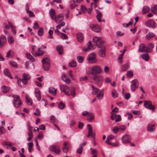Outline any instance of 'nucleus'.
Listing matches in <instances>:
<instances>
[{
  "label": "nucleus",
  "instance_id": "obj_50",
  "mask_svg": "<svg viewBox=\"0 0 157 157\" xmlns=\"http://www.w3.org/2000/svg\"><path fill=\"white\" fill-rule=\"evenodd\" d=\"M8 41L10 44H12L13 42L14 39L13 37L11 36H9L8 38Z\"/></svg>",
  "mask_w": 157,
  "mask_h": 157
},
{
  "label": "nucleus",
  "instance_id": "obj_42",
  "mask_svg": "<svg viewBox=\"0 0 157 157\" xmlns=\"http://www.w3.org/2000/svg\"><path fill=\"white\" fill-rule=\"evenodd\" d=\"M13 104L15 107L17 108L20 107L21 105L20 100L17 101L16 103V104H15V103H13Z\"/></svg>",
  "mask_w": 157,
  "mask_h": 157
},
{
  "label": "nucleus",
  "instance_id": "obj_6",
  "mask_svg": "<svg viewBox=\"0 0 157 157\" xmlns=\"http://www.w3.org/2000/svg\"><path fill=\"white\" fill-rule=\"evenodd\" d=\"M87 128L88 129V133L87 135L88 137L91 136L94 139H95V134L93 132L92 127L91 125L90 124H88L87 125Z\"/></svg>",
  "mask_w": 157,
  "mask_h": 157
},
{
  "label": "nucleus",
  "instance_id": "obj_10",
  "mask_svg": "<svg viewBox=\"0 0 157 157\" xmlns=\"http://www.w3.org/2000/svg\"><path fill=\"white\" fill-rule=\"evenodd\" d=\"M23 78L21 79V82L24 85H26L28 83V80L30 78V77L29 75L24 74L22 75Z\"/></svg>",
  "mask_w": 157,
  "mask_h": 157
},
{
  "label": "nucleus",
  "instance_id": "obj_38",
  "mask_svg": "<svg viewBox=\"0 0 157 157\" xmlns=\"http://www.w3.org/2000/svg\"><path fill=\"white\" fill-rule=\"evenodd\" d=\"M129 67V65L128 63H126L125 64L123 65L122 67L121 71H125L127 70Z\"/></svg>",
  "mask_w": 157,
  "mask_h": 157
},
{
  "label": "nucleus",
  "instance_id": "obj_39",
  "mask_svg": "<svg viewBox=\"0 0 157 157\" xmlns=\"http://www.w3.org/2000/svg\"><path fill=\"white\" fill-rule=\"evenodd\" d=\"M56 49L59 54L61 55L62 54L63 48L61 45L58 46L56 47Z\"/></svg>",
  "mask_w": 157,
  "mask_h": 157
},
{
  "label": "nucleus",
  "instance_id": "obj_8",
  "mask_svg": "<svg viewBox=\"0 0 157 157\" xmlns=\"http://www.w3.org/2000/svg\"><path fill=\"white\" fill-rule=\"evenodd\" d=\"M89 62L90 63H95L97 62L96 58V55L94 53H92L90 54L88 57Z\"/></svg>",
  "mask_w": 157,
  "mask_h": 157
},
{
  "label": "nucleus",
  "instance_id": "obj_45",
  "mask_svg": "<svg viewBox=\"0 0 157 157\" xmlns=\"http://www.w3.org/2000/svg\"><path fill=\"white\" fill-rule=\"evenodd\" d=\"M112 94L113 97L116 98L118 96V93L115 90H113L112 92Z\"/></svg>",
  "mask_w": 157,
  "mask_h": 157
},
{
  "label": "nucleus",
  "instance_id": "obj_64",
  "mask_svg": "<svg viewBox=\"0 0 157 157\" xmlns=\"http://www.w3.org/2000/svg\"><path fill=\"white\" fill-rule=\"evenodd\" d=\"M10 64L11 65L13 66L14 67H17V65L16 63L14 61H11L10 62Z\"/></svg>",
  "mask_w": 157,
  "mask_h": 157
},
{
  "label": "nucleus",
  "instance_id": "obj_36",
  "mask_svg": "<svg viewBox=\"0 0 157 157\" xmlns=\"http://www.w3.org/2000/svg\"><path fill=\"white\" fill-rule=\"evenodd\" d=\"M4 74L6 75L8 77L10 78H12V77L10 75V73L8 69H5L4 71Z\"/></svg>",
  "mask_w": 157,
  "mask_h": 157
},
{
  "label": "nucleus",
  "instance_id": "obj_52",
  "mask_svg": "<svg viewBox=\"0 0 157 157\" xmlns=\"http://www.w3.org/2000/svg\"><path fill=\"white\" fill-rule=\"evenodd\" d=\"M5 132V130L4 128L1 126H0V134H2Z\"/></svg>",
  "mask_w": 157,
  "mask_h": 157
},
{
  "label": "nucleus",
  "instance_id": "obj_18",
  "mask_svg": "<svg viewBox=\"0 0 157 157\" xmlns=\"http://www.w3.org/2000/svg\"><path fill=\"white\" fill-rule=\"evenodd\" d=\"M69 143L68 142H64L63 147V150L64 153H67L68 152L69 149Z\"/></svg>",
  "mask_w": 157,
  "mask_h": 157
},
{
  "label": "nucleus",
  "instance_id": "obj_16",
  "mask_svg": "<svg viewBox=\"0 0 157 157\" xmlns=\"http://www.w3.org/2000/svg\"><path fill=\"white\" fill-rule=\"evenodd\" d=\"M61 78L62 80L67 84L70 83L71 81L69 78L67 77L65 73H63L61 75Z\"/></svg>",
  "mask_w": 157,
  "mask_h": 157
},
{
  "label": "nucleus",
  "instance_id": "obj_9",
  "mask_svg": "<svg viewBox=\"0 0 157 157\" xmlns=\"http://www.w3.org/2000/svg\"><path fill=\"white\" fill-rule=\"evenodd\" d=\"M146 25L148 27L155 28L156 26V23L153 20H149L147 21L145 23Z\"/></svg>",
  "mask_w": 157,
  "mask_h": 157
},
{
  "label": "nucleus",
  "instance_id": "obj_30",
  "mask_svg": "<svg viewBox=\"0 0 157 157\" xmlns=\"http://www.w3.org/2000/svg\"><path fill=\"white\" fill-rule=\"evenodd\" d=\"M140 57L145 61H147L149 59V56L147 53L143 54L140 55Z\"/></svg>",
  "mask_w": 157,
  "mask_h": 157
},
{
  "label": "nucleus",
  "instance_id": "obj_33",
  "mask_svg": "<svg viewBox=\"0 0 157 157\" xmlns=\"http://www.w3.org/2000/svg\"><path fill=\"white\" fill-rule=\"evenodd\" d=\"M150 10L149 7L147 6H144L142 8V13H143L145 14L148 13Z\"/></svg>",
  "mask_w": 157,
  "mask_h": 157
},
{
  "label": "nucleus",
  "instance_id": "obj_7",
  "mask_svg": "<svg viewBox=\"0 0 157 157\" xmlns=\"http://www.w3.org/2000/svg\"><path fill=\"white\" fill-rule=\"evenodd\" d=\"M144 106L146 108L152 109L153 112L155 111V107L152 105L151 101H144Z\"/></svg>",
  "mask_w": 157,
  "mask_h": 157
},
{
  "label": "nucleus",
  "instance_id": "obj_37",
  "mask_svg": "<svg viewBox=\"0 0 157 157\" xmlns=\"http://www.w3.org/2000/svg\"><path fill=\"white\" fill-rule=\"evenodd\" d=\"M89 118H87V120L89 122H91L94 119V115L92 113H90L89 114Z\"/></svg>",
  "mask_w": 157,
  "mask_h": 157
},
{
  "label": "nucleus",
  "instance_id": "obj_58",
  "mask_svg": "<svg viewBox=\"0 0 157 157\" xmlns=\"http://www.w3.org/2000/svg\"><path fill=\"white\" fill-rule=\"evenodd\" d=\"M124 55L123 54H121L119 56L118 60L121 63H122V58Z\"/></svg>",
  "mask_w": 157,
  "mask_h": 157
},
{
  "label": "nucleus",
  "instance_id": "obj_47",
  "mask_svg": "<svg viewBox=\"0 0 157 157\" xmlns=\"http://www.w3.org/2000/svg\"><path fill=\"white\" fill-rule=\"evenodd\" d=\"M44 33V30L42 28H40L39 29L38 34L39 36H42Z\"/></svg>",
  "mask_w": 157,
  "mask_h": 157
},
{
  "label": "nucleus",
  "instance_id": "obj_51",
  "mask_svg": "<svg viewBox=\"0 0 157 157\" xmlns=\"http://www.w3.org/2000/svg\"><path fill=\"white\" fill-rule=\"evenodd\" d=\"M48 33V38L50 39H53V37L52 36V35L53 33V31L51 29H50Z\"/></svg>",
  "mask_w": 157,
  "mask_h": 157
},
{
  "label": "nucleus",
  "instance_id": "obj_29",
  "mask_svg": "<svg viewBox=\"0 0 157 157\" xmlns=\"http://www.w3.org/2000/svg\"><path fill=\"white\" fill-rule=\"evenodd\" d=\"M92 87L93 88L92 94L93 95H97L100 92V91L98 88H95L93 85L92 86Z\"/></svg>",
  "mask_w": 157,
  "mask_h": 157
},
{
  "label": "nucleus",
  "instance_id": "obj_17",
  "mask_svg": "<svg viewBox=\"0 0 157 157\" xmlns=\"http://www.w3.org/2000/svg\"><path fill=\"white\" fill-rule=\"evenodd\" d=\"M105 47H102L99 50L98 52L99 56L101 57H104L105 56Z\"/></svg>",
  "mask_w": 157,
  "mask_h": 157
},
{
  "label": "nucleus",
  "instance_id": "obj_28",
  "mask_svg": "<svg viewBox=\"0 0 157 157\" xmlns=\"http://www.w3.org/2000/svg\"><path fill=\"white\" fill-rule=\"evenodd\" d=\"M44 52L42 51V48H39L38 49V51L35 53V56H39L43 54Z\"/></svg>",
  "mask_w": 157,
  "mask_h": 157
},
{
  "label": "nucleus",
  "instance_id": "obj_44",
  "mask_svg": "<svg viewBox=\"0 0 157 157\" xmlns=\"http://www.w3.org/2000/svg\"><path fill=\"white\" fill-rule=\"evenodd\" d=\"M33 144L32 142H30L28 144V150L29 152L32 151V149L33 148Z\"/></svg>",
  "mask_w": 157,
  "mask_h": 157
},
{
  "label": "nucleus",
  "instance_id": "obj_24",
  "mask_svg": "<svg viewBox=\"0 0 157 157\" xmlns=\"http://www.w3.org/2000/svg\"><path fill=\"white\" fill-rule=\"evenodd\" d=\"M155 36L154 34L152 32H149L146 36L145 38L146 40H150L154 36Z\"/></svg>",
  "mask_w": 157,
  "mask_h": 157
},
{
  "label": "nucleus",
  "instance_id": "obj_26",
  "mask_svg": "<svg viewBox=\"0 0 157 157\" xmlns=\"http://www.w3.org/2000/svg\"><path fill=\"white\" fill-rule=\"evenodd\" d=\"M147 128L148 131L150 132H153L155 129L154 124L151 125V124H149L147 125Z\"/></svg>",
  "mask_w": 157,
  "mask_h": 157
},
{
  "label": "nucleus",
  "instance_id": "obj_35",
  "mask_svg": "<svg viewBox=\"0 0 157 157\" xmlns=\"http://www.w3.org/2000/svg\"><path fill=\"white\" fill-rule=\"evenodd\" d=\"M6 57L8 58H11L13 56V53L12 50H9L7 53Z\"/></svg>",
  "mask_w": 157,
  "mask_h": 157
},
{
  "label": "nucleus",
  "instance_id": "obj_32",
  "mask_svg": "<svg viewBox=\"0 0 157 157\" xmlns=\"http://www.w3.org/2000/svg\"><path fill=\"white\" fill-rule=\"evenodd\" d=\"M151 11L154 14H156L157 11V4L155 5L151 8Z\"/></svg>",
  "mask_w": 157,
  "mask_h": 157
},
{
  "label": "nucleus",
  "instance_id": "obj_12",
  "mask_svg": "<svg viewBox=\"0 0 157 157\" xmlns=\"http://www.w3.org/2000/svg\"><path fill=\"white\" fill-rule=\"evenodd\" d=\"M90 28L93 31L96 33H98L101 30L100 27L97 24H91L90 25Z\"/></svg>",
  "mask_w": 157,
  "mask_h": 157
},
{
  "label": "nucleus",
  "instance_id": "obj_54",
  "mask_svg": "<svg viewBox=\"0 0 157 157\" xmlns=\"http://www.w3.org/2000/svg\"><path fill=\"white\" fill-rule=\"evenodd\" d=\"M115 121L116 122L120 121L121 120V117L120 115L116 114Z\"/></svg>",
  "mask_w": 157,
  "mask_h": 157
},
{
  "label": "nucleus",
  "instance_id": "obj_49",
  "mask_svg": "<svg viewBox=\"0 0 157 157\" xmlns=\"http://www.w3.org/2000/svg\"><path fill=\"white\" fill-rule=\"evenodd\" d=\"M131 83L132 84V85H134L135 86H138V81L136 79H135L133 80H132L131 82Z\"/></svg>",
  "mask_w": 157,
  "mask_h": 157
},
{
  "label": "nucleus",
  "instance_id": "obj_23",
  "mask_svg": "<svg viewBox=\"0 0 157 157\" xmlns=\"http://www.w3.org/2000/svg\"><path fill=\"white\" fill-rule=\"evenodd\" d=\"M76 37L78 40L80 42H82L84 39V36L81 33H78L76 34Z\"/></svg>",
  "mask_w": 157,
  "mask_h": 157
},
{
  "label": "nucleus",
  "instance_id": "obj_15",
  "mask_svg": "<svg viewBox=\"0 0 157 157\" xmlns=\"http://www.w3.org/2000/svg\"><path fill=\"white\" fill-rule=\"evenodd\" d=\"M122 140L124 144L130 143V136L128 135H125L122 138Z\"/></svg>",
  "mask_w": 157,
  "mask_h": 157
},
{
  "label": "nucleus",
  "instance_id": "obj_59",
  "mask_svg": "<svg viewBox=\"0 0 157 157\" xmlns=\"http://www.w3.org/2000/svg\"><path fill=\"white\" fill-rule=\"evenodd\" d=\"M28 14H29V17H34L35 16L31 10H29L26 12Z\"/></svg>",
  "mask_w": 157,
  "mask_h": 157
},
{
  "label": "nucleus",
  "instance_id": "obj_53",
  "mask_svg": "<svg viewBox=\"0 0 157 157\" xmlns=\"http://www.w3.org/2000/svg\"><path fill=\"white\" fill-rule=\"evenodd\" d=\"M133 75V73L131 71H128L127 72V75L128 77H132Z\"/></svg>",
  "mask_w": 157,
  "mask_h": 157
},
{
  "label": "nucleus",
  "instance_id": "obj_61",
  "mask_svg": "<svg viewBox=\"0 0 157 157\" xmlns=\"http://www.w3.org/2000/svg\"><path fill=\"white\" fill-rule=\"evenodd\" d=\"M34 115L37 116H39L40 115V112L39 110L38 109H36V111L34 113Z\"/></svg>",
  "mask_w": 157,
  "mask_h": 157
},
{
  "label": "nucleus",
  "instance_id": "obj_11",
  "mask_svg": "<svg viewBox=\"0 0 157 157\" xmlns=\"http://www.w3.org/2000/svg\"><path fill=\"white\" fill-rule=\"evenodd\" d=\"M50 150L54 151L56 154L60 153L61 150L59 147L57 146L52 145L49 147Z\"/></svg>",
  "mask_w": 157,
  "mask_h": 157
},
{
  "label": "nucleus",
  "instance_id": "obj_19",
  "mask_svg": "<svg viewBox=\"0 0 157 157\" xmlns=\"http://www.w3.org/2000/svg\"><path fill=\"white\" fill-rule=\"evenodd\" d=\"M87 45L88 46V47L86 48H83V51L85 52H87L90 49L92 50L94 49L93 45L91 44V41H89L87 43Z\"/></svg>",
  "mask_w": 157,
  "mask_h": 157
},
{
  "label": "nucleus",
  "instance_id": "obj_21",
  "mask_svg": "<svg viewBox=\"0 0 157 157\" xmlns=\"http://www.w3.org/2000/svg\"><path fill=\"white\" fill-rule=\"evenodd\" d=\"M6 41V38L4 35L1 36L0 37V47L3 46L5 42Z\"/></svg>",
  "mask_w": 157,
  "mask_h": 157
},
{
  "label": "nucleus",
  "instance_id": "obj_40",
  "mask_svg": "<svg viewBox=\"0 0 157 157\" xmlns=\"http://www.w3.org/2000/svg\"><path fill=\"white\" fill-rule=\"evenodd\" d=\"M26 101L27 103L29 105H32V99L29 97L27 96L26 97Z\"/></svg>",
  "mask_w": 157,
  "mask_h": 157
},
{
  "label": "nucleus",
  "instance_id": "obj_34",
  "mask_svg": "<svg viewBox=\"0 0 157 157\" xmlns=\"http://www.w3.org/2000/svg\"><path fill=\"white\" fill-rule=\"evenodd\" d=\"M28 135L29 136L27 138V140L28 141H29L31 140L33 136V134L32 131H31L30 130V131H28Z\"/></svg>",
  "mask_w": 157,
  "mask_h": 157
},
{
  "label": "nucleus",
  "instance_id": "obj_25",
  "mask_svg": "<svg viewBox=\"0 0 157 157\" xmlns=\"http://www.w3.org/2000/svg\"><path fill=\"white\" fill-rule=\"evenodd\" d=\"M1 89L3 93H6L10 90V88L9 87L3 86L1 87Z\"/></svg>",
  "mask_w": 157,
  "mask_h": 157
},
{
  "label": "nucleus",
  "instance_id": "obj_13",
  "mask_svg": "<svg viewBox=\"0 0 157 157\" xmlns=\"http://www.w3.org/2000/svg\"><path fill=\"white\" fill-rule=\"evenodd\" d=\"M49 13L52 18L53 19L55 20V21L56 23H58V20L56 19L57 16L56 15L54 10L53 9H51L50 10Z\"/></svg>",
  "mask_w": 157,
  "mask_h": 157
},
{
  "label": "nucleus",
  "instance_id": "obj_5",
  "mask_svg": "<svg viewBox=\"0 0 157 157\" xmlns=\"http://www.w3.org/2000/svg\"><path fill=\"white\" fill-rule=\"evenodd\" d=\"M93 75V79L95 81V84L98 85H99L100 83L102 82L103 79L102 76L97 74Z\"/></svg>",
  "mask_w": 157,
  "mask_h": 157
},
{
  "label": "nucleus",
  "instance_id": "obj_2",
  "mask_svg": "<svg viewBox=\"0 0 157 157\" xmlns=\"http://www.w3.org/2000/svg\"><path fill=\"white\" fill-rule=\"evenodd\" d=\"M43 69L46 71H49L50 68V61L48 58L43 59L41 61Z\"/></svg>",
  "mask_w": 157,
  "mask_h": 157
},
{
  "label": "nucleus",
  "instance_id": "obj_4",
  "mask_svg": "<svg viewBox=\"0 0 157 157\" xmlns=\"http://www.w3.org/2000/svg\"><path fill=\"white\" fill-rule=\"evenodd\" d=\"M93 42L95 43V45L98 48L102 47L104 41L101 38L98 37H94L93 39Z\"/></svg>",
  "mask_w": 157,
  "mask_h": 157
},
{
  "label": "nucleus",
  "instance_id": "obj_48",
  "mask_svg": "<svg viewBox=\"0 0 157 157\" xmlns=\"http://www.w3.org/2000/svg\"><path fill=\"white\" fill-rule=\"evenodd\" d=\"M84 58L81 56H78L77 57V59L78 61L80 63H82L83 62Z\"/></svg>",
  "mask_w": 157,
  "mask_h": 157
},
{
  "label": "nucleus",
  "instance_id": "obj_43",
  "mask_svg": "<svg viewBox=\"0 0 157 157\" xmlns=\"http://www.w3.org/2000/svg\"><path fill=\"white\" fill-rule=\"evenodd\" d=\"M76 62L74 60L72 61L69 64V66L71 67H75L76 66Z\"/></svg>",
  "mask_w": 157,
  "mask_h": 157
},
{
  "label": "nucleus",
  "instance_id": "obj_22",
  "mask_svg": "<svg viewBox=\"0 0 157 157\" xmlns=\"http://www.w3.org/2000/svg\"><path fill=\"white\" fill-rule=\"evenodd\" d=\"M35 94L37 100L39 101L40 100L41 98L40 92L38 88L35 89Z\"/></svg>",
  "mask_w": 157,
  "mask_h": 157
},
{
  "label": "nucleus",
  "instance_id": "obj_27",
  "mask_svg": "<svg viewBox=\"0 0 157 157\" xmlns=\"http://www.w3.org/2000/svg\"><path fill=\"white\" fill-rule=\"evenodd\" d=\"M11 96L12 97L14 98L13 102V103H15V104H16V102L17 101L20 100V97L19 96L17 95L12 94L10 95L9 96Z\"/></svg>",
  "mask_w": 157,
  "mask_h": 157
},
{
  "label": "nucleus",
  "instance_id": "obj_3",
  "mask_svg": "<svg viewBox=\"0 0 157 157\" xmlns=\"http://www.w3.org/2000/svg\"><path fill=\"white\" fill-rule=\"evenodd\" d=\"M91 70L90 73L92 75L100 74L102 72L101 67L98 65L92 66L91 68Z\"/></svg>",
  "mask_w": 157,
  "mask_h": 157
},
{
  "label": "nucleus",
  "instance_id": "obj_1",
  "mask_svg": "<svg viewBox=\"0 0 157 157\" xmlns=\"http://www.w3.org/2000/svg\"><path fill=\"white\" fill-rule=\"evenodd\" d=\"M59 87L61 91L64 93L67 96H70L71 95L73 97H75L76 94L75 88H73L72 90L70 91V93L69 92L70 89L67 86L61 84L59 86Z\"/></svg>",
  "mask_w": 157,
  "mask_h": 157
},
{
  "label": "nucleus",
  "instance_id": "obj_14",
  "mask_svg": "<svg viewBox=\"0 0 157 157\" xmlns=\"http://www.w3.org/2000/svg\"><path fill=\"white\" fill-rule=\"evenodd\" d=\"M138 52H147V48L144 44L141 43L139 45Z\"/></svg>",
  "mask_w": 157,
  "mask_h": 157
},
{
  "label": "nucleus",
  "instance_id": "obj_57",
  "mask_svg": "<svg viewBox=\"0 0 157 157\" xmlns=\"http://www.w3.org/2000/svg\"><path fill=\"white\" fill-rule=\"evenodd\" d=\"M83 148L81 146L79 147L77 150V152L78 154H81L82 153Z\"/></svg>",
  "mask_w": 157,
  "mask_h": 157
},
{
  "label": "nucleus",
  "instance_id": "obj_62",
  "mask_svg": "<svg viewBox=\"0 0 157 157\" xmlns=\"http://www.w3.org/2000/svg\"><path fill=\"white\" fill-rule=\"evenodd\" d=\"M128 116V118L129 119H131L133 117L132 115L130 113H127L125 115V116Z\"/></svg>",
  "mask_w": 157,
  "mask_h": 157
},
{
  "label": "nucleus",
  "instance_id": "obj_46",
  "mask_svg": "<svg viewBox=\"0 0 157 157\" xmlns=\"http://www.w3.org/2000/svg\"><path fill=\"white\" fill-rule=\"evenodd\" d=\"M103 94L100 92L97 94V97L98 99L100 100L103 98Z\"/></svg>",
  "mask_w": 157,
  "mask_h": 157
},
{
  "label": "nucleus",
  "instance_id": "obj_31",
  "mask_svg": "<svg viewBox=\"0 0 157 157\" xmlns=\"http://www.w3.org/2000/svg\"><path fill=\"white\" fill-rule=\"evenodd\" d=\"M57 90L53 87H50L49 88V92L52 94L53 96L56 94Z\"/></svg>",
  "mask_w": 157,
  "mask_h": 157
},
{
  "label": "nucleus",
  "instance_id": "obj_55",
  "mask_svg": "<svg viewBox=\"0 0 157 157\" xmlns=\"http://www.w3.org/2000/svg\"><path fill=\"white\" fill-rule=\"evenodd\" d=\"M65 24V22H62L61 23L57 25L56 26V28L57 29H59L61 28V27L62 26H64Z\"/></svg>",
  "mask_w": 157,
  "mask_h": 157
},
{
  "label": "nucleus",
  "instance_id": "obj_63",
  "mask_svg": "<svg viewBox=\"0 0 157 157\" xmlns=\"http://www.w3.org/2000/svg\"><path fill=\"white\" fill-rule=\"evenodd\" d=\"M138 87V86H135L134 85H131V90L132 91H134L136 88Z\"/></svg>",
  "mask_w": 157,
  "mask_h": 157
},
{
  "label": "nucleus",
  "instance_id": "obj_56",
  "mask_svg": "<svg viewBox=\"0 0 157 157\" xmlns=\"http://www.w3.org/2000/svg\"><path fill=\"white\" fill-rule=\"evenodd\" d=\"M58 107L60 109H62L64 108L65 107V104L62 102L59 103L58 105Z\"/></svg>",
  "mask_w": 157,
  "mask_h": 157
},
{
  "label": "nucleus",
  "instance_id": "obj_60",
  "mask_svg": "<svg viewBox=\"0 0 157 157\" xmlns=\"http://www.w3.org/2000/svg\"><path fill=\"white\" fill-rule=\"evenodd\" d=\"M132 21H130L128 23H125L123 24V26L124 27H127L129 25H132Z\"/></svg>",
  "mask_w": 157,
  "mask_h": 157
},
{
  "label": "nucleus",
  "instance_id": "obj_20",
  "mask_svg": "<svg viewBox=\"0 0 157 157\" xmlns=\"http://www.w3.org/2000/svg\"><path fill=\"white\" fill-rule=\"evenodd\" d=\"M146 47L147 48V52L150 53L152 51L154 48V45L151 43H149Z\"/></svg>",
  "mask_w": 157,
  "mask_h": 157
},
{
  "label": "nucleus",
  "instance_id": "obj_41",
  "mask_svg": "<svg viewBox=\"0 0 157 157\" xmlns=\"http://www.w3.org/2000/svg\"><path fill=\"white\" fill-rule=\"evenodd\" d=\"M27 58L30 59L32 61H34L35 59L33 57V56L30 53H27L26 54Z\"/></svg>",
  "mask_w": 157,
  "mask_h": 157
}]
</instances>
